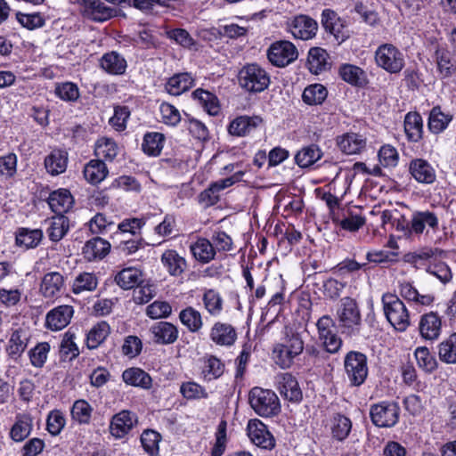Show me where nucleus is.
I'll return each mask as SVG.
<instances>
[{"mask_svg": "<svg viewBox=\"0 0 456 456\" xmlns=\"http://www.w3.org/2000/svg\"><path fill=\"white\" fill-rule=\"evenodd\" d=\"M42 238L43 232L40 229L20 228L16 234V243L26 248H33L40 243Z\"/></svg>", "mask_w": 456, "mask_h": 456, "instance_id": "3c124183", "label": "nucleus"}, {"mask_svg": "<svg viewBox=\"0 0 456 456\" xmlns=\"http://www.w3.org/2000/svg\"><path fill=\"white\" fill-rule=\"evenodd\" d=\"M154 342L160 345L173 344L178 338L177 328L167 322H159L150 329Z\"/></svg>", "mask_w": 456, "mask_h": 456, "instance_id": "4be33fe9", "label": "nucleus"}, {"mask_svg": "<svg viewBox=\"0 0 456 456\" xmlns=\"http://www.w3.org/2000/svg\"><path fill=\"white\" fill-rule=\"evenodd\" d=\"M267 57L273 65L285 67L297 59L298 51L290 41L281 40L271 45Z\"/></svg>", "mask_w": 456, "mask_h": 456, "instance_id": "9b49d317", "label": "nucleus"}, {"mask_svg": "<svg viewBox=\"0 0 456 456\" xmlns=\"http://www.w3.org/2000/svg\"><path fill=\"white\" fill-rule=\"evenodd\" d=\"M123 381L129 386L150 389L152 385L151 376L140 368H128L122 374Z\"/></svg>", "mask_w": 456, "mask_h": 456, "instance_id": "72a5a7b5", "label": "nucleus"}, {"mask_svg": "<svg viewBox=\"0 0 456 456\" xmlns=\"http://www.w3.org/2000/svg\"><path fill=\"white\" fill-rule=\"evenodd\" d=\"M68 153L61 150H53L45 159V167L52 175H58L66 171Z\"/></svg>", "mask_w": 456, "mask_h": 456, "instance_id": "f704fd0d", "label": "nucleus"}, {"mask_svg": "<svg viewBox=\"0 0 456 456\" xmlns=\"http://www.w3.org/2000/svg\"><path fill=\"white\" fill-rule=\"evenodd\" d=\"M115 282L123 289H131L144 282L143 273L135 267H126L114 277Z\"/></svg>", "mask_w": 456, "mask_h": 456, "instance_id": "c85d7f7f", "label": "nucleus"}, {"mask_svg": "<svg viewBox=\"0 0 456 456\" xmlns=\"http://www.w3.org/2000/svg\"><path fill=\"white\" fill-rule=\"evenodd\" d=\"M98 285L97 277L92 273H81L74 280L72 292L80 294L85 291H94Z\"/></svg>", "mask_w": 456, "mask_h": 456, "instance_id": "6e6d98bb", "label": "nucleus"}, {"mask_svg": "<svg viewBox=\"0 0 456 456\" xmlns=\"http://www.w3.org/2000/svg\"><path fill=\"white\" fill-rule=\"evenodd\" d=\"M69 228V219L64 215H57L50 221L47 230L48 236L53 241L61 240L68 232Z\"/></svg>", "mask_w": 456, "mask_h": 456, "instance_id": "603ef678", "label": "nucleus"}, {"mask_svg": "<svg viewBox=\"0 0 456 456\" xmlns=\"http://www.w3.org/2000/svg\"><path fill=\"white\" fill-rule=\"evenodd\" d=\"M437 70L441 78H449L456 72V64L451 53L445 49H437L435 53Z\"/></svg>", "mask_w": 456, "mask_h": 456, "instance_id": "a18cd8bd", "label": "nucleus"}, {"mask_svg": "<svg viewBox=\"0 0 456 456\" xmlns=\"http://www.w3.org/2000/svg\"><path fill=\"white\" fill-rule=\"evenodd\" d=\"M303 350L304 341L300 334L292 329L285 328L283 338L273 346L272 356L277 365L288 369Z\"/></svg>", "mask_w": 456, "mask_h": 456, "instance_id": "f257e3e1", "label": "nucleus"}, {"mask_svg": "<svg viewBox=\"0 0 456 456\" xmlns=\"http://www.w3.org/2000/svg\"><path fill=\"white\" fill-rule=\"evenodd\" d=\"M322 151L316 144H310L299 150L295 156V162L302 168L313 166L321 159Z\"/></svg>", "mask_w": 456, "mask_h": 456, "instance_id": "ea45409f", "label": "nucleus"}, {"mask_svg": "<svg viewBox=\"0 0 456 456\" xmlns=\"http://www.w3.org/2000/svg\"><path fill=\"white\" fill-rule=\"evenodd\" d=\"M400 406L396 402L384 401L370 406L371 422L378 428H392L399 420Z\"/></svg>", "mask_w": 456, "mask_h": 456, "instance_id": "1a4fd4ad", "label": "nucleus"}, {"mask_svg": "<svg viewBox=\"0 0 456 456\" xmlns=\"http://www.w3.org/2000/svg\"><path fill=\"white\" fill-rule=\"evenodd\" d=\"M211 340L218 346H232L237 338L235 329L229 323L216 322L210 330Z\"/></svg>", "mask_w": 456, "mask_h": 456, "instance_id": "412c9836", "label": "nucleus"}, {"mask_svg": "<svg viewBox=\"0 0 456 456\" xmlns=\"http://www.w3.org/2000/svg\"><path fill=\"white\" fill-rule=\"evenodd\" d=\"M275 387L281 395L292 403H299L303 399L302 390L295 376L289 372L275 376Z\"/></svg>", "mask_w": 456, "mask_h": 456, "instance_id": "ddd939ff", "label": "nucleus"}, {"mask_svg": "<svg viewBox=\"0 0 456 456\" xmlns=\"http://www.w3.org/2000/svg\"><path fill=\"white\" fill-rule=\"evenodd\" d=\"M329 53L321 47H313L309 50L307 63L309 70L314 74H319L329 69Z\"/></svg>", "mask_w": 456, "mask_h": 456, "instance_id": "58836bf2", "label": "nucleus"}, {"mask_svg": "<svg viewBox=\"0 0 456 456\" xmlns=\"http://www.w3.org/2000/svg\"><path fill=\"white\" fill-rule=\"evenodd\" d=\"M33 430V418L28 413H19L10 428L9 436L15 443L27 439Z\"/></svg>", "mask_w": 456, "mask_h": 456, "instance_id": "aec40b11", "label": "nucleus"}, {"mask_svg": "<svg viewBox=\"0 0 456 456\" xmlns=\"http://www.w3.org/2000/svg\"><path fill=\"white\" fill-rule=\"evenodd\" d=\"M439 228V218L437 215L430 210H417L411 215V218L407 223L406 230L409 235L427 234L429 231L436 232Z\"/></svg>", "mask_w": 456, "mask_h": 456, "instance_id": "9d476101", "label": "nucleus"}, {"mask_svg": "<svg viewBox=\"0 0 456 456\" xmlns=\"http://www.w3.org/2000/svg\"><path fill=\"white\" fill-rule=\"evenodd\" d=\"M73 197L66 189L53 191L48 198L51 209L57 215H63L73 206Z\"/></svg>", "mask_w": 456, "mask_h": 456, "instance_id": "2f4dec72", "label": "nucleus"}, {"mask_svg": "<svg viewBox=\"0 0 456 456\" xmlns=\"http://www.w3.org/2000/svg\"><path fill=\"white\" fill-rule=\"evenodd\" d=\"M248 400L252 409L259 416L272 417L281 411L279 398L272 390L253 387L249 392Z\"/></svg>", "mask_w": 456, "mask_h": 456, "instance_id": "20e7f679", "label": "nucleus"}, {"mask_svg": "<svg viewBox=\"0 0 456 456\" xmlns=\"http://www.w3.org/2000/svg\"><path fill=\"white\" fill-rule=\"evenodd\" d=\"M84 176L92 184H98L103 181L109 174V170L102 159H92L84 167Z\"/></svg>", "mask_w": 456, "mask_h": 456, "instance_id": "c9c22d12", "label": "nucleus"}, {"mask_svg": "<svg viewBox=\"0 0 456 456\" xmlns=\"http://www.w3.org/2000/svg\"><path fill=\"white\" fill-rule=\"evenodd\" d=\"M344 368L350 385L359 387L368 376L367 356L361 352L350 351L345 356Z\"/></svg>", "mask_w": 456, "mask_h": 456, "instance_id": "0eeeda50", "label": "nucleus"}, {"mask_svg": "<svg viewBox=\"0 0 456 456\" xmlns=\"http://www.w3.org/2000/svg\"><path fill=\"white\" fill-rule=\"evenodd\" d=\"M452 120L451 114L443 112L439 106H436L429 112L428 130L435 134H440L447 128Z\"/></svg>", "mask_w": 456, "mask_h": 456, "instance_id": "4c0bfd02", "label": "nucleus"}, {"mask_svg": "<svg viewBox=\"0 0 456 456\" xmlns=\"http://www.w3.org/2000/svg\"><path fill=\"white\" fill-rule=\"evenodd\" d=\"M75 336L69 332L65 333L61 345L60 354L63 361H71L79 354L78 347L74 341Z\"/></svg>", "mask_w": 456, "mask_h": 456, "instance_id": "680f3d73", "label": "nucleus"}, {"mask_svg": "<svg viewBox=\"0 0 456 456\" xmlns=\"http://www.w3.org/2000/svg\"><path fill=\"white\" fill-rule=\"evenodd\" d=\"M161 263L167 273L175 277L183 273L187 268L185 258L173 249H167L162 254Z\"/></svg>", "mask_w": 456, "mask_h": 456, "instance_id": "c756f323", "label": "nucleus"}, {"mask_svg": "<svg viewBox=\"0 0 456 456\" xmlns=\"http://www.w3.org/2000/svg\"><path fill=\"white\" fill-rule=\"evenodd\" d=\"M73 314L71 305H59L46 314V326L52 330H61L70 322Z\"/></svg>", "mask_w": 456, "mask_h": 456, "instance_id": "a211bd4d", "label": "nucleus"}, {"mask_svg": "<svg viewBox=\"0 0 456 456\" xmlns=\"http://www.w3.org/2000/svg\"><path fill=\"white\" fill-rule=\"evenodd\" d=\"M137 423V416L130 411H121L115 414L110 421V431L116 438H122Z\"/></svg>", "mask_w": 456, "mask_h": 456, "instance_id": "4468645a", "label": "nucleus"}, {"mask_svg": "<svg viewBox=\"0 0 456 456\" xmlns=\"http://www.w3.org/2000/svg\"><path fill=\"white\" fill-rule=\"evenodd\" d=\"M330 427L332 436L338 441H344L349 436L352 422L350 419L345 415L335 413L330 418Z\"/></svg>", "mask_w": 456, "mask_h": 456, "instance_id": "79ce46f5", "label": "nucleus"}, {"mask_svg": "<svg viewBox=\"0 0 456 456\" xmlns=\"http://www.w3.org/2000/svg\"><path fill=\"white\" fill-rule=\"evenodd\" d=\"M317 21L306 14H297L287 19L285 29L295 39L303 41L315 37L318 31Z\"/></svg>", "mask_w": 456, "mask_h": 456, "instance_id": "6e6552de", "label": "nucleus"}, {"mask_svg": "<svg viewBox=\"0 0 456 456\" xmlns=\"http://www.w3.org/2000/svg\"><path fill=\"white\" fill-rule=\"evenodd\" d=\"M321 22L324 29L333 35L338 43L344 42L348 37L343 21L334 11L323 10Z\"/></svg>", "mask_w": 456, "mask_h": 456, "instance_id": "dca6fc26", "label": "nucleus"}, {"mask_svg": "<svg viewBox=\"0 0 456 456\" xmlns=\"http://www.w3.org/2000/svg\"><path fill=\"white\" fill-rule=\"evenodd\" d=\"M193 85L194 78L190 73H178L167 80L166 89L168 94L177 96L188 91Z\"/></svg>", "mask_w": 456, "mask_h": 456, "instance_id": "473e14b6", "label": "nucleus"}, {"mask_svg": "<svg viewBox=\"0 0 456 456\" xmlns=\"http://www.w3.org/2000/svg\"><path fill=\"white\" fill-rule=\"evenodd\" d=\"M64 287V278L58 272H51L43 277L40 292L45 298L58 297Z\"/></svg>", "mask_w": 456, "mask_h": 456, "instance_id": "393cba45", "label": "nucleus"}, {"mask_svg": "<svg viewBox=\"0 0 456 456\" xmlns=\"http://www.w3.org/2000/svg\"><path fill=\"white\" fill-rule=\"evenodd\" d=\"M262 122L263 119L259 116H240L231 122L228 131L232 135L246 136L260 126Z\"/></svg>", "mask_w": 456, "mask_h": 456, "instance_id": "5701e85b", "label": "nucleus"}, {"mask_svg": "<svg viewBox=\"0 0 456 456\" xmlns=\"http://www.w3.org/2000/svg\"><path fill=\"white\" fill-rule=\"evenodd\" d=\"M247 435L250 442L264 450H272L275 446V439L267 427L258 419H250L247 426Z\"/></svg>", "mask_w": 456, "mask_h": 456, "instance_id": "f8f14e48", "label": "nucleus"}, {"mask_svg": "<svg viewBox=\"0 0 456 456\" xmlns=\"http://www.w3.org/2000/svg\"><path fill=\"white\" fill-rule=\"evenodd\" d=\"M337 143L345 154H359L366 147V139L362 134L347 133L338 137Z\"/></svg>", "mask_w": 456, "mask_h": 456, "instance_id": "bb28decb", "label": "nucleus"}, {"mask_svg": "<svg viewBox=\"0 0 456 456\" xmlns=\"http://www.w3.org/2000/svg\"><path fill=\"white\" fill-rule=\"evenodd\" d=\"M414 354L419 367L424 371L430 373L436 369L437 362L427 347H418Z\"/></svg>", "mask_w": 456, "mask_h": 456, "instance_id": "052dcab7", "label": "nucleus"}, {"mask_svg": "<svg viewBox=\"0 0 456 456\" xmlns=\"http://www.w3.org/2000/svg\"><path fill=\"white\" fill-rule=\"evenodd\" d=\"M180 393L187 400H200L208 397L205 387L194 381L183 382L180 386Z\"/></svg>", "mask_w": 456, "mask_h": 456, "instance_id": "bf43d9fd", "label": "nucleus"}, {"mask_svg": "<svg viewBox=\"0 0 456 456\" xmlns=\"http://www.w3.org/2000/svg\"><path fill=\"white\" fill-rule=\"evenodd\" d=\"M375 61L390 74L399 73L405 65L403 53L392 44H383L377 48Z\"/></svg>", "mask_w": 456, "mask_h": 456, "instance_id": "423d86ee", "label": "nucleus"}, {"mask_svg": "<svg viewBox=\"0 0 456 456\" xmlns=\"http://www.w3.org/2000/svg\"><path fill=\"white\" fill-rule=\"evenodd\" d=\"M338 73L344 81L352 86H362L366 84L367 78L364 70L355 65L343 64L339 68Z\"/></svg>", "mask_w": 456, "mask_h": 456, "instance_id": "c03bdc74", "label": "nucleus"}, {"mask_svg": "<svg viewBox=\"0 0 456 456\" xmlns=\"http://www.w3.org/2000/svg\"><path fill=\"white\" fill-rule=\"evenodd\" d=\"M438 355L439 359L445 363H456V333H452L439 344Z\"/></svg>", "mask_w": 456, "mask_h": 456, "instance_id": "4d7b16f0", "label": "nucleus"}, {"mask_svg": "<svg viewBox=\"0 0 456 456\" xmlns=\"http://www.w3.org/2000/svg\"><path fill=\"white\" fill-rule=\"evenodd\" d=\"M55 94L65 102H74L79 98V89L72 82H65L56 85Z\"/></svg>", "mask_w": 456, "mask_h": 456, "instance_id": "0e129e2a", "label": "nucleus"}, {"mask_svg": "<svg viewBox=\"0 0 456 456\" xmlns=\"http://www.w3.org/2000/svg\"><path fill=\"white\" fill-rule=\"evenodd\" d=\"M28 333L26 330L18 329L12 332L6 346V353L12 360H18L26 350Z\"/></svg>", "mask_w": 456, "mask_h": 456, "instance_id": "b1692460", "label": "nucleus"}, {"mask_svg": "<svg viewBox=\"0 0 456 456\" xmlns=\"http://www.w3.org/2000/svg\"><path fill=\"white\" fill-rule=\"evenodd\" d=\"M241 88L248 93H262L268 88L271 79L268 72L257 63L244 65L238 73Z\"/></svg>", "mask_w": 456, "mask_h": 456, "instance_id": "f03ea898", "label": "nucleus"}, {"mask_svg": "<svg viewBox=\"0 0 456 456\" xmlns=\"http://www.w3.org/2000/svg\"><path fill=\"white\" fill-rule=\"evenodd\" d=\"M213 248L216 249V254L227 252L233 249V241L230 235L221 230L214 231L211 239Z\"/></svg>", "mask_w": 456, "mask_h": 456, "instance_id": "e2e57ef3", "label": "nucleus"}, {"mask_svg": "<svg viewBox=\"0 0 456 456\" xmlns=\"http://www.w3.org/2000/svg\"><path fill=\"white\" fill-rule=\"evenodd\" d=\"M442 330V321L437 313L429 312L421 315L419 330L420 336L426 340H436L439 338Z\"/></svg>", "mask_w": 456, "mask_h": 456, "instance_id": "f3484780", "label": "nucleus"}, {"mask_svg": "<svg viewBox=\"0 0 456 456\" xmlns=\"http://www.w3.org/2000/svg\"><path fill=\"white\" fill-rule=\"evenodd\" d=\"M207 312L212 316H218L223 311V298L215 289H208L202 297Z\"/></svg>", "mask_w": 456, "mask_h": 456, "instance_id": "13d9d810", "label": "nucleus"}, {"mask_svg": "<svg viewBox=\"0 0 456 456\" xmlns=\"http://www.w3.org/2000/svg\"><path fill=\"white\" fill-rule=\"evenodd\" d=\"M224 371V364L216 356H209L204 362L202 368V378L205 381H211L218 379Z\"/></svg>", "mask_w": 456, "mask_h": 456, "instance_id": "5fc2aeb1", "label": "nucleus"}, {"mask_svg": "<svg viewBox=\"0 0 456 456\" xmlns=\"http://www.w3.org/2000/svg\"><path fill=\"white\" fill-rule=\"evenodd\" d=\"M404 132L409 141L418 142L423 136V119L419 112L411 111L404 117Z\"/></svg>", "mask_w": 456, "mask_h": 456, "instance_id": "7c9ffc66", "label": "nucleus"}, {"mask_svg": "<svg viewBox=\"0 0 456 456\" xmlns=\"http://www.w3.org/2000/svg\"><path fill=\"white\" fill-rule=\"evenodd\" d=\"M383 309L388 322L397 331H405L410 326L409 312L402 300L393 294L382 296Z\"/></svg>", "mask_w": 456, "mask_h": 456, "instance_id": "7ed1b4c3", "label": "nucleus"}, {"mask_svg": "<svg viewBox=\"0 0 456 456\" xmlns=\"http://www.w3.org/2000/svg\"><path fill=\"white\" fill-rule=\"evenodd\" d=\"M160 441V435L151 429L144 430L141 436V443L143 449L151 455H155L159 452V443Z\"/></svg>", "mask_w": 456, "mask_h": 456, "instance_id": "774afa93", "label": "nucleus"}, {"mask_svg": "<svg viewBox=\"0 0 456 456\" xmlns=\"http://www.w3.org/2000/svg\"><path fill=\"white\" fill-rule=\"evenodd\" d=\"M192 96L195 100L199 101V103L209 115H217L219 112V105L217 98L213 94L201 88H198L192 93Z\"/></svg>", "mask_w": 456, "mask_h": 456, "instance_id": "864d4df0", "label": "nucleus"}, {"mask_svg": "<svg viewBox=\"0 0 456 456\" xmlns=\"http://www.w3.org/2000/svg\"><path fill=\"white\" fill-rule=\"evenodd\" d=\"M165 136L159 132H149L143 136L142 149L149 156H159L163 149Z\"/></svg>", "mask_w": 456, "mask_h": 456, "instance_id": "49530a36", "label": "nucleus"}, {"mask_svg": "<svg viewBox=\"0 0 456 456\" xmlns=\"http://www.w3.org/2000/svg\"><path fill=\"white\" fill-rule=\"evenodd\" d=\"M337 314L343 332L350 336L359 333L362 315L355 299L350 297H343Z\"/></svg>", "mask_w": 456, "mask_h": 456, "instance_id": "39448f33", "label": "nucleus"}, {"mask_svg": "<svg viewBox=\"0 0 456 456\" xmlns=\"http://www.w3.org/2000/svg\"><path fill=\"white\" fill-rule=\"evenodd\" d=\"M101 67L110 74L121 75L126 71V61L118 53L110 52L102 57Z\"/></svg>", "mask_w": 456, "mask_h": 456, "instance_id": "37998d69", "label": "nucleus"}, {"mask_svg": "<svg viewBox=\"0 0 456 456\" xmlns=\"http://www.w3.org/2000/svg\"><path fill=\"white\" fill-rule=\"evenodd\" d=\"M409 172L418 182L431 184L436 181V175L434 167L423 159H414L409 164Z\"/></svg>", "mask_w": 456, "mask_h": 456, "instance_id": "6ab92c4d", "label": "nucleus"}, {"mask_svg": "<svg viewBox=\"0 0 456 456\" xmlns=\"http://www.w3.org/2000/svg\"><path fill=\"white\" fill-rule=\"evenodd\" d=\"M119 152L117 142L108 137L99 138L94 145V154L102 160L113 161Z\"/></svg>", "mask_w": 456, "mask_h": 456, "instance_id": "e433bc0d", "label": "nucleus"}, {"mask_svg": "<svg viewBox=\"0 0 456 456\" xmlns=\"http://www.w3.org/2000/svg\"><path fill=\"white\" fill-rule=\"evenodd\" d=\"M155 286L149 281L141 283L136 286L133 293V300L138 305L148 303L153 297H155Z\"/></svg>", "mask_w": 456, "mask_h": 456, "instance_id": "338daca9", "label": "nucleus"}, {"mask_svg": "<svg viewBox=\"0 0 456 456\" xmlns=\"http://www.w3.org/2000/svg\"><path fill=\"white\" fill-rule=\"evenodd\" d=\"M78 3L84 7V15L94 21H105L116 13L115 9L108 7L101 0H78Z\"/></svg>", "mask_w": 456, "mask_h": 456, "instance_id": "2eb2a0df", "label": "nucleus"}, {"mask_svg": "<svg viewBox=\"0 0 456 456\" xmlns=\"http://www.w3.org/2000/svg\"><path fill=\"white\" fill-rule=\"evenodd\" d=\"M110 334L108 322L102 321L94 325L86 336V346L89 349L98 348Z\"/></svg>", "mask_w": 456, "mask_h": 456, "instance_id": "a19ab883", "label": "nucleus"}, {"mask_svg": "<svg viewBox=\"0 0 456 456\" xmlns=\"http://www.w3.org/2000/svg\"><path fill=\"white\" fill-rule=\"evenodd\" d=\"M179 319L191 332H198L203 326L201 314L192 306L183 309L179 314Z\"/></svg>", "mask_w": 456, "mask_h": 456, "instance_id": "8fccbe9b", "label": "nucleus"}, {"mask_svg": "<svg viewBox=\"0 0 456 456\" xmlns=\"http://www.w3.org/2000/svg\"><path fill=\"white\" fill-rule=\"evenodd\" d=\"M92 407L85 400H77L74 403L71 409L73 419L80 424H87L90 421Z\"/></svg>", "mask_w": 456, "mask_h": 456, "instance_id": "69168bd1", "label": "nucleus"}, {"mask_svg": "<svg viewBox=\"0 0 456 456\" xmlns=\"http://www.w3.org/2000/svg\"><path fill=\"white\" fill-rule=\"evenodd\" d=\"M328 96L326 87L321 84L309 85L302 94L303 102L310 106L321 105Z\"/></svg>", "mask_w": 456, "mask_h": 456, "instance_id": "de8ad7c7", "label": "nucleus"}, {"mask_svg": "<svg viewBox=\"0 0 456 456\" xmlns=\"http://www.w3.org/2000/svg\"><path fill=\"white\" fill-rule=\"evenodd\" d=\"M110 249V242L100 237H95L86 241L82 252L85 258L92 262L105 257L109 254Z\"/></svg>", "mask_w": 456, "mask_h": 456, "instance_id": "cd10ccee", "label": "nucleus"}, {"mask_svg": "<svg viewBox=\"0 0 456 456\" xmlns=\"http://www.w3.org/2000/svg\"><path fill=\"white\" fill-rule=\"evenodd\" d=\"M190 251L195 260L203 265L208 264L216 256L213 244L206 238H198L196 241L191 242Z\"/></svg>", "mask_w": 456, "mask_h": 456, "instance_id": "a878e982", "label": "nucleus"}, {"mask_svg": "<svg viewBox=\"0 0 456 456\" xmlns=\"http://www.w3.org/2000/svg\"><path fill=\"white\" fill-rule=\"evenodd\" d=\"M400 295L404 299L421 305H430L434 301V297L432 295L419 294L410 282H403L400 284Z\"/></svg>", "mask_w": 456, "mask_h": 456, "instance_id": "09e8293b", "label": "nucleus"}]
</instances>
